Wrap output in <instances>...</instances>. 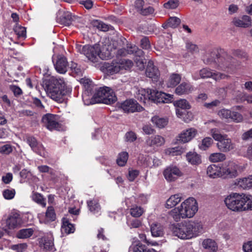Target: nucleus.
<instances>
[{"mask_svg": "<svg viewBox=\"0 0 252 252\" xmlns=\"http://www.w3.org/2000/svg\"><path fill=\"white\" fill-rule=\"evenodd\" d=\"M219 116L223 120L227 121H233L239 123L243 120V116L239 113L227 109H222L218 112Z\"/></svg>", "mask_w": 252, "mask_h": 252, "instance_id": "9d476101", "label": "nucleus"}, {"mask_svg": "<svg viewBox=\"0 0 252 252\" xmlns=\"http://www.w3.org/2000/svg\"><path fill=\"white\" fill-rule=\"evenodd\" d=\"M74 226L70 223L68 220L64 219L63 221V224L61 227V232L62 234H69L72 233L75 231Z\"/></svg>", "mask_w": 252, "mask_h": 252, "instance_id": "f704fd0d", "label": "nucleus"}, {"mask_svg": "<svg viewBox=\"0 0 252 252\" xmlns=\"http://www.w3.org/2000/svg\"><path fill=\"white\" fill-rule=\"evenodd\" d=\"M181 199V194H176L172 195L166 200L165 207L168 209L172 208L180 202Z\"/></svg>", "mask_w": 252, "mask_h": 252, "instance_id": "7c9ffc66", "label": "nucleus"}, {"mask_svg": "<svg viewBox=\"0 0 252 252\" xmlns=\"http://www.w3.org/2000/svg\"><path fill=\"white\" fill-rule=\"evenodd\" d=\"M165 143L164 138L159 135H155L148 137L145 141L146 145L153 148H156L162 146Z\"/></svg>", "mask_w": 252, "mask_h": 252, "instance_id": "412c9836", "label": "nucleus"}, {"mask_svg": "<svg viewBox=\"0 0 252 252\" xmlns=\"http://www.w3.org/2000/svg\"><path fill=\"white\" fill-rule=\"evenodd\" d=\"M54 65L56 70L60 74H64L67 71L68 63L66 58L62 55H59L57 59H53Z\"/></svg>", "mask_w": 252, "mask_h": 252, "instance_id": "f3484780", "label": "nucleus"}, {"mask_svg": "<svg viewBox=\"0 0 252 252\" xmlns=\"http://www.w3.org/2000/svg\"><path fill=\"white\" fill-rule=\"evenodd\" d=\"M221 169L215 164L209 165L207 169V175L211 178H215L220 176L221 177Z\"/></svg>", "mask_w": 252, "mask_h": 252, "instance_id": "c756f323", "label": "nucleus"}, {"mask_svg": "<svg viewBox=\"0 0 252 252\" xmlns=\"http://www.w3.org/2000/svg\"><path fill=\"white\" fill-rule=\"evenodd\" d=\"M244 210H252V195L245 194Z\"/></svg>", "mask_w": 252, "mask_h": 252, "instance_id": "4d7b16f0", "label": "nucleus"}, {"mask_svg": "<svg viewBox=\"0 0 252 252\" xmlns=\"http://www.w3.org/2000/svg\"><path fill=\"white\" fill-rule=\"evenodd\" d=\"M245 194L232 193L227 196L224 200L227 207L235 212L244 211Z\"/></svg>", "mask_w": 252, "mask_h": 252, "instance_id": "7ed1b4c3", "label": "nucleus"}, {"mask_svg": "<svg viewBox=\"0 0 252 252\" xmlns=\"http://www.w3.org/2000/svg\"><path fill=\"white\" fill-rule=\"evenodd\" d=\"M202 246L205 249H208L212 252H216L218 249L216 242L210 239L204 240L202 242Z\"/></svg>", "mask_w": 252, "mask_h": 252, "instance_id": "79ce46f5", "label": "nucleus"}, {"mask_svg": "<svg viewBox=\"0 0 252 252\" xmlns=\"http://www.w3.org/2000/svg\"><path fill=\"white\" fill-rule=\"evenodd\" d=\"M182 212L181 211L180 206L172 209L169 213L170 216L176 221H179L181 219H185L181 215Z\"/></svg>", "mask_w": 252, "mask_h": 252, "instance_id": "c03bdc74", "label": "nucleus"}, {"mask_svg": "<svg viewBox=\"0 0 252 252\" xmlns=\"http://www.w3.org/2000/svg\"><path fill=\"white\" fill-rule=\"evenodd\" d=\"M87 204L90 211L94 214L98 213L100 210V205L96 200L88 201Z\"/></svg>", "mask_w": 252, "mask_h": 252, "instance_id": "37998d69", "label": "nucleus"}, {"mask_svg": "<svg viewBox=\"0 0 252 252\" xmlns=\"http://www.w3.org/2000/svg\"><path fill=\"white\" fill-rule=\"evenodd\" d=\"M141 47L144 49H149L151 47L149 39L147 37H144L141 39Z\"/></svg>", "mask_w": 252, "mask_h": 252, "instance_id": "0e129e2a", "label": "nucleus"}, {"mask_svg": "<svg viewBox=\"0 0 252 252\" xmlns=\"http://www.w3.org/2000/svg\"><path fill=\"white\" fill-rule=\"evenodd\" d=\"M210 133L213 138L217 141L220 140V139L223 136V135L220 133L219 129L216 128L211 129L210 130Z\"/></svg>", "mask_w": 252, "mask_h": 252, "instance_id": "680f3d73", "label": "nucleus"}, {"mask_svg": "<svg viewBox=\"0 0 252 252\" xmlns=\"http://www.w3.org/2000/svg\"><path fill=\"white\" fill-rule=\"evenodd\" d=\"M193 91L192 86L188 83L183 82L175 89V93L178 95L187 94Z\"/></svg>", "mask_w": 252, "mask_h": 252, "instance_id": "a878e982", "label": "nucleus"}, {"mask_svg": "<svg viewBox=\"0 0 252 252\" xmlns=\"http://www.w3.org/2000/svg\"><path fill=\"white\" fill-rule=\"evenodd\" d=\"M217 146L221 152H227L234 149V144L226 135H223L222 138L218 141Z\"/></svg>", "mask_w": 252, "mask_h": 252, "instance_id": "6ab92c4d", "label": "nucleus"}, {"mask_svg": "<svg viewBox=\"0 0 252 252\" xmlns=\"http://www.w3.org/2000/svg\"><path fill=\"white\" fill-rule=\"evenodd\" d=\"M163 175L167 181L173 182L182 176L183 173L178 166L171 165L165 168Z\"/></svg>", "mask_w": 252, "mask_h": 252, "instance_id": "1a4fd4ad", "label": "nucleus"}, {"mask_svg": "<svg viewBox=\"0 0 252 252\" xmlns=\"http://www.w3.org/2000/svg\"><path fill=\"white\" fill-rule=\"evenodd\" d=\"M89 92L86 91L82 94V98L84 101V103L86 105H89L90 104H94V100L93 99H90L89 98L88 95Z\"/></svg>", "mask_w": 252, "mask_h": 252, "instance_id": "338daca9", "label": "nucleus"}, {"mask_svg": "<svg viewBox=\"0 0 252 252\" xmlns=\"http://www.w3.org/2000/svg\"><path fill=\"white\" fill-rule=\"evenodd\" d=\"M226 158L225 155L220 153H216L211 154L209 156V160L213 162L222 161Z\"/></svg>", "mask_w": 252, "mask_h": 252, "instance_id": "09e8293b", "label": "nucleus"}, {"mask_svg": "<svg viewBox=\"0 0 252 252\" xmlns=\"http://www.w3.org/2000/svg\"><path fill=\"white\" fill-rule=\"evenodd\" d=\"M33 200L40 205L43 207L46 206V199L43 197V196L38 193H34L32 195Z\"/></svg>", "mask_w": 252, "mask_h": 252, "instance_id": "603ef678", "label": "nucleus"}, {"mask_svg": "<svg viewBox=\"0 0 252 252\" xmlns=\"http://www.w3.org/2000/svg\"><path fill=\"white\" fill-rule=\"evenodd\" d=\"M70 68L73 73L77 75L81 74V70L78 64L72 62L70 64Z\"/></svg>", "mask_w": 252, "mask_h": 252, "instance_id": "69168bd1", "label": "nucleus"}, {"mask_svg": "<svg viewBox=\"0 0 252 252\" xmlns=\"http://www.w3.org/2000/svg\"><path fill=\"white\" fill-rule=\"evenodd\" d=\"M203 228L201 222L185 221L178 223L172 228L173 234L182 239H189L203 233Z\"/></svg>", "mask_w": 252, "mask_h": 252, "instance_id": "f257e3e1", "label": "nucleus"}, {"mask_svg": "<svg viewBox=\"0 0 252 252\" xmlns=\"http://www.w3.org/2000/svg\"><path fill=\"white\" fill-rule=\"evenodd\" d=\"M26 142L32 150L41 157H45L47 153L43 145L37 142L36 138L33 136H27Z\"/></svg>", "mask_w": 252, "mask_h": 252, "instance_id": "4468645a", "label": "nucleus"}, {"mask_svg": "<svg viewBox=\"0 0 252 252\" xmlns=\"http://www.w3.org/2000/svg\"><path fill=\"white\" fill-rule=\"evenodd\" d=\"M151 231L153 237H161L163 235V227L160 223H153L151 225Z\"/></svg>", "mask_w": 252, "mask_h": 252, "instance_id": "2f4dec72", "label": "nucleus"}, {"mask_svg": "<svg viewBox=\"0 0 252 252\" xmlns=\"http://www.w3.org/2000/svg\"><path fill=\"white\" fill-rule=\"evenodd\" d=\"M145 73L148 77L152 78L155 81H157L159 76V70L154 65V63L152 61L148 62Z\"/></svg>", "mask_w": 252, "mask_h": 252, "instance_id": "5701e85b", "label": "nucleus"}, {"mask_svg": "<svg viewBox=\"0 0 252 252\" xmlns=\"http://www.w3.org/2000/svg\"><path fill=\"white\" fill-rule=\"evenodd\" d=\"M57 22L63 26H68L72 22L71 14L68 11L59 10L57 14Z\"/></svg>", "mask_w": 252, "mask_h": 252, "instance_id": "aec40b11", "label": "nucleus"}, {"mask_svg": "<svg viewBox=\"0 0 252 252\" xmlns=\"http://www.w3.org/2000/svg\"><path fill=\"white\" fill-rule=\"evenodd\" d=\"M213 143V139L211 137H206L202 140L198 147L200 150L205 151L210 147Z\"/></svg>", "mask_w": 252, "mask_h": 252, "instance_id": "49530a36", "label": "nucleus"}, {"mask_svg": "<svg viewBox=\"0 0 252 252\" xmlns=\"http://www.w3.org/2000/svg\"><path fill=\"white\" fill-rule=\"evenodd\" d=\"M238 165L233 161L224 162L221 168V177L223 178L236 177L238 175Z\"/></svg>", "mask_w": 252, "mask_h": 252, "instance_id": "6e6552de", "label": "nucleus"}, {"mask_svg": "<svg viewBox=\"0 0 252 252\" xmlns=\"http://www.w3.org/2000/svg\"><path fill=\"white\" fill-rule=\"evenodd\" d=\"M151 121L152 123L159 128L164 127L168 122L167 119L160 118L158 116H155L152 117Z\"/></svg>", "mask_w": 252, "mask_h": 252, "instance_id": "4c0bfd02", "label": "nucleus"}, {"mask_svg": "<svg viewBox=\"0 0 252 252\" xmlns=\"http://www.w3.org/2000/svg\"><path fill=\"white\" fill-rule=\"evenodd\" d=\"M118 43L120 45V47L122 48L119 49L116 54V57L117 58L116 61H119L120 58L126 56L127 54H131L134 53V51L137 49V47L135 46H127L126 49L125 47V45L126 44L127 45V41L126 39L123 37H121L117 40Z\"/></svg>", "mask_w": 252, "mask_h": 252, "instance_id": "f8f14e48", "label": "nucleus"}, {"mask_svg": "<svg viewBox=\"0 0 252 252\" xmlns=\"http://www.w3.org/2000/svg\"><path fill=\"white\" fill-rule=\"evenodd\" d=\"M92 25L94 27L102 32L108 31L109 29V27L108 25L97 20H94L92 22Z\"/></svg>", "mask_w": 252, "mask_h": 252, "instance_id": "8fccbe9b", "label": "nucleus"}, {"mask_svg": "<svg viewBox=\"0 0 252 252\" xmlns=\"http://www.w3.org/2000/svg\"><path fill=\"white\" fill-rule=\"evenodd\" d=\"M119 65L120 67L121 73H123L125 70L130 69L133 65V62L128 59H121L118 61Z\"/></svg>", "mask_w": 252, "mask_h": 252, "instance_id": "e433bc0d", "label": "nucleus"}, {"mask_svg": "<svg viewBox=\"0 0 252 252\" xmlns=\"http://www.w3.org/2000/svg\"><path fill=\"white\" fill-rule=\"evenodd\" d=\"M42 122L44 126L50 130L58 129L60 127L57 116L48 113L43 115Z\"/></svg>", "mask_w": 252, "mask_h": 252, "instance_id": "dca6fc26", "label": "nucleus"}, {"mask_svg": "<svg viewBox=\"0 0 252 252\" xmlns=\"http://www.w3.org/2000/svg\"><path fill=\"white\" fill-rule=\"evenodd\" d=\"M130 212L132 217L138 218L142 216L144 213V210L140 206L135 205L131 208Z\"/></svg>", "mask_w": 252, "mask_h": 252, "instance_id": "3c124183", "label": "nucleus"}, {"mask_svg": "<svg viewBox=\"0 0 252 252\" xmlns=\"http://www.w3.org/2000/svg\"><path fill=\"white\" fill-rule=\"evenodd\" d=\"M151 89H140L136 93V97L140 101L146 103L147 100H150V95L151 93L149 91Z\"/></svg>", "mask_w": 252, "mask_h": 252, "instance_id": "72a5a7b5", "label": "nucleus"}, {"mask_svg": "<svg viewBox=\"0 0 252 252\" xmlns=\"http://www.w3.org/2000/svg\"><path fill=\"white\" fill-rule=\"evenodd\" d=\"M76 49L79 53L84 55L89 60L92 62H96L98 57L104 59L101 56L100 48L98 45H95L92 46L89 45L84 46L77 45Z\"/></svg>", "mask_w": 252, "mask_h": 252, "instance_id": "20e7f679", "label": "nucleus"}, {"mask_svg": "<svg viewBox=\"0 0 252 252\" xmlns=\"http://www.w3.org/2000/svg\"><path fill=\"white\" fill-rule=\"evenodd\" d=\"M181 23V20L177 17H170L168 20L163 24L164 29L168 28H176Z\"/></svg>", "mask_w": 252, "mask_h": 252, "instance_id": "c9c22d12", "label": "nucleus"}, {"mask_svg": "<svg viewBox=\"0 0 252 252\" xmlns=\"http://www.w3.org/2000/svg\"><path fill=\"white\" fill-rule=\"evenodd\" d=\"M197 133V130L193 127L184 130L177 137V141L181 143H187L192 139Z\"/></svg>", "mask_w": 252, "mask_h": 252, "instance_id": "a211bd4d", "label": "nucleus"}, {"mask_svg": "<svg viewBox=\"0 0 252 252\" xmlns=\"http://www.w3.org/2000/svg\"><path fill=\"white\" fill-rule=\"evenodd\" d=\"M178 6V2L176 0H170L163 4V7L167 9H173Z\"/></svg>", "mask_w": 252, "mask_h": 252, "instance_id": "bf43d9fd", "label": "nucleus"}, {"mask_svg": "<svg viewBox=\"0 0 252 252\" xmlns=\"http://www.w3.org/2000/svg\"><path fill=\"white\" fill-rule=\"evenodd\" d=\"M187 160L192 165H199L202 161L200 155L196 152H189L186 155Z\"/></svg>", "mask_w": 252, "mask_h": 252, "instance_id": "c85d7f7f", "label": "nucleus"}, {"mask_svg": "<svg viewBox=\"0 0 252 252\" xmlns=\"http://www.w3.org/2000/svg\"><path fill=\"white\" fill-rule=\"evenodd\" d=\"M45 90L48 95L53 100L59 103L64 100L66 94V86L63 78L50 77L45 83Z\"/></svg>", "mask_w": 252, "mask_h": 252, "instance_id": "f03ea898", "label": "nucleus"}, {"mask_svg": "<svg viewBox=\"0 0 252 252\" xmlns=\"http://www.w3.org/2000/svg\"><path fill=\"white\" fill-rule=\"evenodd\" d=\"M121 108L126 113H134L143 111V108L133 99H126L121 105Z\"/></svg>", "mask_w": 252, "mask_h": 252, "instance_id": "2eb2a0df", "label": "nucleus"}, {"mask_svg": "<svg viewBox=\"0 0 252 252\" xmlns=\"http://www.w3.org/2000/svg\"><path fill=\"white\" fill-rule=\"evenodd\" d=\"M181 211V215L185 219L193 217L198 210V204L193 197H189L180 206Z\"/></svg>", "mask_w": 252, "mask_h": 252, "instance_id": "39448f33", "label": "nucleus"}, {"mask_svg": "<svg viewBox=\"0 0 252 252\" xmlns=\"http://www.w3.org/2000/svg\"><path fill=\"white\" fill-rule=\"evenodd\" d=\"M186 47L188 51L192 54L197 53L199 51L197 45L190 42H187Z\"/></svg>", "mask_w": 252, "mask_h": 252, "instance_id": "e2e57ef3", "label": "nucleus"}, {"mask_svg": "<svg viewBox=\"0 0 252 252\" xmlns=\"http://www.w3.org/2000/svg\"><path fill=\"white\" fill-rule=\"evenodd\" d=\"M176 114L178 117L182 119L185 122L188 123L191 121L192 118V115L191 113L187 112L186 113L185 111H183V109L181 108H177L176 110Z\"/></svg>", "mask_w": 252, "mask_h": 252, "instance_id": "ea45409f", "label": "nucleus"}, {"mask_svg": "<svg viewBox=\"0 0 252 252\" xmlns=\"http://www.w3.org/2000/svg\"><path fill=\"white\" fill-rule=\"evenodd\" d=\"M151 93L150 100L158 104L160 103H168L173 99V95L167 94L156 90H152L149 91Z\"/></svg>", "mask_w": 252, "mask_h": 252, "instance_id": "ddd939ff", "label": "nucleus"}, {"mask_svg": "<svg viewBox=\"0 0 252 252\" xmlns=\"http://www.w3.org/2000/svg\"><path fill=\"white\" fill-rule=\"evenodd\" d=\"M125 140L128 142H133L137 139V135L132 131L127 132L125 135Z\"/></svg>", "mask_w": 252, "mask_h": 252, "instance_id": "13d9d810", "label": "nucleus"}, {"mask_svg": "<svg viewBox=\"0 0 252 252\" xmlns=\"http://www.w3.org/2000/svg\"><path fill=\"white\" fill-rule=\"evenodd\" d=\"M56 219V214L53 206H48L45 213V221H54Z\"/></svg>", "mask_w": 252, "mask_h": 252, "instance_id": "58836bf2", "label": "nucleus"}, {"mask_svg": "<svg viewBox=\"0 0 252 252\" xmlns=\"http://www.w3.org/2000/svg\"><path fill=\"white\" fill-rule=\"evenodd\" d=\"M139 171L138 170H130L128 172V179L130 181H133L138 176Z\"/></svg>", "mask_w": 252, "mask_h": 252, "instance_id": "774afa93", "label": "nucleus"}, {"mask_svg": "<svg viewBox=\"0 0 252 252\" xmlns=\"http://www.w3.org/2000/svg\"><path fill=\"white\" fill-rule=\"evenodd\" d=\"M14 147L9 143H7L0 147V153L2 154L9 155L13 151Z\"/></svg>", "mask_w": 252, "mask_h": 252, "instance_id": "864d4df0", "label": "nucleus"}, {"mask_svg": "<svg viewBox=\"0 0 252 252\" xmlns=\"http://www.w3.org/2000/svg\"><path fill=\"white\" fill-rule=\"evenodd\" d=\"M227 77L228 76L224 74L213 71L208 68H203L199 72H196L192 75V77L194 80H198L200 78L203 79L212 78L214 80L218 81Z\"/></svg>", "mask_w": 252, "mask_h": 252, "instance_id": "0eeeda50", "label": "nucleus"}, {"mask_svg": "<svg viewBox=\"0 0 252 252\" xmlns=\"http://www.w3.org/2000/svg\"><path fill=\"white\" fill-rule=\"evenodd\" d=\"M149 248L147 247L142 244L141 243H138L137 244L130 247L129 250V252H147Z\"/></svg>", "mask_w": 252, "mask_h": 252, "instance_id": "de8ad7c7", "label": "nucleus"}, {"mask_svg": "<svg viewBox=\"0 0 252 252\" xmlns=\"http://www.w3.org/2000/svg\"><path fill=\"white\" fill-rule=\"evenodd\" d=\"M235 185L239 188L249 189L252 188V175L237 179Z\"/></svg>", "mask_w": 252, "mask_h": 252, "instance_id": "393cba45", "label": "nucleus"}, {"mask_svg": "<svg viewBox=\"0 0 252 252\" xmlns=\"http://www.w3.org/2000/svg\"><path fill=\"white\" fill-rule=\"evenodd\" d=\"M40 243L41 249L46 252H53L55 250L52 236H45L42 238Z\"/></svg>", "mask_w": 252, "mask_h": 252, "instance_id": "b1692460", "label": "nucleus"}, {"mask_svg": "<svg viewBox=\"0 0 252 252\" xmlns=\"http://www.w3.org/2000/svg\"><path fill=\"white\" fill-rule=\"evenodd\" d=\"M2 194L5 199L9 200L12 199L14 197L15 191L13 189H7L3 190Z\"/></svg>", "mask_w": 252, "mask_h": 252, "instance_id": "052dcab7", "label": "nucleus"}, {"mask_svg": "<svg viewBox=\"0 0 252 252\" xmlns=\"http://www.w3.org/2000/svg\"><path fill=\"white\" fill-rule=\"evenodd\" d=\"M14 31L18 37L25 38L26 37V30L25 27L17 25L14 28Z\"/></svg>", "mask_w": 252, "mask_h": 252, "instance_id": "6e6d98bb", "label": "nucleus"}, {"mask_svg": "<svg viewBox=\"0 0 252 252\" xmlns=\"http://www.w3.org/2000/svg\"><path fill=\"white\" fill-rule=\"evenodd\" d=\"M181 80V76L179 74H171L166 83L167 87L173 88L176 86Z\"/></svg>", "mask_w": 252, "mask_h": 252, "instance_id": "473e14b6", "label": "nucleus"}, {"mask_svg": "<svg viewBox=\"0 0 252 252\" xmlns=\"http://www.w3.org/2000/svg\"><path fill=\"white\" fill-rule=\"evenodd\" d=\"M95 95L98 97L99 101L106 104L114 103L117 97L112 89L107 87L100 88L96 92Z\"/></svg>", "mask_w": 252, "mask_h": 252, "instance_id": "423d86ee", "label": "nucleus"}, {"mask_svg": "<svg viewBox=\"0 0 252 252\" xmlns=\"http://www.w3.org/2000/svg\"><path fill=\"white\" fill-rule=\"evenodd\" d=\"M34 231V229L32 228L22 229L17 232V237L19 239L28 238L33 234Z\"/></svg>", "mask_w": 252, "mask_h": 252, "instance_id": "a19ab883", "label": "nucleus"}, {"mask_svg": "<svg viewBox=\"0 0 252 252\" xmlns=\"http://www.w3.org/2000/svg\"><path fill=\"white\" fill-rule=\"evenodd\" d=\"M103 67L105 69V72L107 74L112 75L119 72L121 73L120 67L117 61L116 62H112L111 63H105Z\"/></svg>", "mask_w": 252, "mask_h": 252, "instance_id": "cd10ccee", "label": "nucleus"}, {"mask_svg": "<svg viewBox=\"0 0 252 252\" xmlns=\"http://www.w3.org/2000/svg\"><path fill=\"white\" fill-rule=\"evenodd\" d=\"M175 105L178 108H181L182 109L186 110L190 108V105L189 103L187 100L185 99H181L176 101L175 103Z\"/></svg>", "mask_w": 252, "mask_h": 252, "instance_id": "5fc2aeb1", "label": "nucleus"}, {"mask_svg": "<svg viewBox=\"0 0 252 252\" xmlns=\"http://www.w3.org/2000/svg\"><path fill=\"white\" fill-rule=\"evenodd\" d=\"M233 22L235 26L242 28H248L252 25L251 18L247 15L243 16L241 18H235Z\"/></svg>", "mask_w": 252, "mask_h": 252, "instance_id": "bb28decb", "label": "nucleus"}, {"mask_svg": "<svg viewBox=\"0 0 252 252\" xmlns=\"http://www.w3.org/2000/svg\"><path fill=\"white\" fill-rule=\"evenodd\" d=\"M5 223L6 225L3 226V229L6 231L7 229H14L20 227L23 221L19 213L12 212L6 219Z\"/></svg>", "mask_w": 252, "mask_h": 252, "instance_id": "9b49d317", "label": "nucleus"}, {"mask_svg": "<svg viewBox=\"0 0 252 252\" xmlns=\"http://www.w3.org/2000/svg\"><path fill=\"white\" fill-rule=\"evenodd\" d=\"M128 158V154L126 152L120 153L117 158V163L119 166H124L127 162Z\"/></svg>", "mask_w": 252, "mask_h": 252, "instance_id": "a18cd8bd", "label": "nucleus"}, {"mask_svg": "<svg viewBox=\"0 0 252 252\" xmlns=\"http://www.w3.org/2000/svg\"><path fill=\"white\" fill-rule=\"evenodd\" d=\"M217 59L219 66L222 69L230 68L234 61V59L231 56L227 54L220 56L217 58Z\"/></svg>", "mask_w": 252, "mask_h": 252, "instance_id": "4be33fe9", "label": "nucleus"}]
</instances>
